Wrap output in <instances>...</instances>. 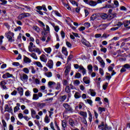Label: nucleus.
Wrapping results in <instances>:
<instances>
[{"mask_svg":"<svg viewBox=\"0 0 130 130\" xmlns=\"http://www.w3.org/2000/svg\"><path fill=\"white\" fill-rule=\"evenodd\" d=\"M98 111L100 113V114H101L103 111H105V108H102V107H99L98 108Z\"/></svg>","mask_w":130,"mask_h":130,"instance_id":"40","label":"nucleus"},{"mask_svg":"<svg viewBox=\"0 0 130 130\" xmlns=\"http://www.w3.org/2000/svg\"><path fill=\"white\" fill-rule=\"evenodd\" d=\"M88 113V120L90 122H92V120L93 119V116H92V113L89 110L87 111Z\"/></svg>","mask_w":130,"mask_h":130,"instance_id":"25","label":"nucleus"},{"mask_svg":"<svg viewBox=\"0 0 130 130\" xmlns=\"http://www.w3.org/2000/svg\"><path fill=\"white\" fill-rule=\"evenodd\" d=\"M39 107L41 108H43L45 106H46V104L45 103H39L38 104Z\"/></svg>","mask_w":130,"mask_h":130,"instance_id":"44","label":"nucleus"},{"mask_svg":"<svg viewBox=\"0 0 130 130\" xmlns=\"http://www.w3.org/2000/svg\"><path fill=\"white\" fill-rule=\"evenodd\" d=\"M65 91L66 93H70L71 92V88H70L69 86H67L65 88Z\"/></svg>","mask_w":130,"mask_h":130,"instance_id":"54","label":"nucleus"},{"mask_svg":"<svg viewBox=\"0 0 130 130\" xmlns=\"http://www.w3.org/2000/svg\"><path fill=\"white\" fill-rule=\"evenodd\" d=\"M98 4H102V1L101 0H98L97 2H96L93 0H90L88 6H90V7H96Z\"/></svg>","mask_w":130,"mask_h":130,"instance_id":"5","label":"nucleus"},{"mask_svg":"<svg viewBox=\"0 0 130 130\" xmlns=\"http://www.w3.org/2000/svg\"><path fill=\"white\" fill-rule=\"evenodd\" d=\"M2 124L3 127H7V122L4 119H2Z\"/></svg>","mask_w":130,"mask_h":130,"instance_id":"59","label":"nucleus"},{"mask_svg":"<svg viewBox=\"0 0 130 130\" xmlns=\"http://www.w3.org/2000/svg\"><path fill=\"white\" fill-rule=\"evenodd\" d=\"M7 83L6 81V80H3L0 82V87L1 89H3V90H8V87H7Z\"/></svg>","mask_w":130,"mask_h":130,"instance_id":"8","label":"nucleus"},{"mask_svg":"<svg viewBox=\"0 0 130 130\" xmlns=\"http://www.w3.org/2000/svg\"><path fill=\"white\" fill-rule=\"evenodd\" d=\"M30 16H31V14L29 13H22L19 15L18 19V20H22V19H24V18L30 17Z\"/></svg>","mask_w":130,"mask_h":130,"instance_id":"6","label":"nucleus"},{"mask_svg":"<svg viewBox=\"0 0 130 130\" xmlns=\"http://www.w3.org/2000/svg\"><path fill=\"white\" fill-rule=\"evenodd\" d=\"M71 71V67L70 66H67L66 67V69L65 70V75L67 76L69 73H70V71Z\"/></svg>","mask_w":130,"mask_h":130,"instance_id":"32","label":"nucleus"},{"mask_svg":"<svg viewBox=\"0 0 130 130\" xmlns=\"http://www.w3.org/2000/svg\"><path fill=\"white\" fill-rule=\"evenodd\" d=\"M44 121L45 123H49L50 121V119L48 118V116L47 115L45 116V117L44 118Z\"/></svg>","mask_w":130,"mask_h":130,"instance_id":"34","label":"nucleus"},{"mask_svg":"<svg viewBox=\"0 0 130 130\" xmlns=\"http://www.w3.org/2000/svg\"><path fill=\"white\" fill-rule=\"evenodd\" d=\"M23 62L24 63H31L32 62V60L30 59L29 57L26 56H23Z\"/></svg>","mask_w":130,"mask_h":130,"instance_id":"12","label":"nucleus"},{"mask_svg":"<svg viewBox=\"0 0 130 130\" xmlns=\"http://www.w3.org/2000/svg\"><path fill=\"white\" fill-rule=\"evenodd\" d=\"M28 51L29 52H36L38 54H41V51L40 49L38 48H33V43H29V45L28 46Z\"/></svg>","mask_w":130,"mask_h":130,"instance_id":"1","label":"nucleus"},{"mask_svg":"<svg viewBox=\"0 0 130 130\" xmlns=\"http://www.w3.org/2000/svg\"><path fill=\"white\" fill-rule=\"evenodd\" d=\"M22 7H23V8H25L27 11H31V7L28 6L26 5H22Z\"/></svg>","mask_w":130,"mask_h":130,"instance_id":"53","label":"nucleus"},{"mask_svg":"<svg viewBox=\"0 0 130 130\" xmlns=\"http://www.w3.org/2000/svg\"><path fill=\"white\" fill-rule=\"evenodd\" d=\"M39 96L38 94L34 93L32 95V100H38Z\"/></svg>","mask_w":130,"mask_h":130,"instance_id":"37","label":"nucleus"},{"mask_svg":"<svg viewBox=\"0 0 130 130\" xmlns=\"http://www.w3.org/2000/svg\"><path fill=\"white\" fill-rule=\"evenodd\" d=\"M13 77L12 74H11L9 73H6L3 75L2 78L3 79H9V78Z\"/></svg>","mask_w":130,"mask_h":130,"instance_id":"15","label":"nucleus"},{"mask_svg":"<svg viewBox=\"0 0 130 130\" xmlns=\"http://www.w3.org/2000/svg\"><path fill=\"white\" fill-rule=\"evenodd\" d=\"M99 72H100V74L101 75V76L104 75V71H103V69H102V68H100Z\"/></svg>","mask_w":130,"mask_h":130,"instance_id":"61","label":"nucleus"},{"mask_svg":"<svg viewBox=\"0 0 130 130\" xmlns=\"http://www.w3.org/2000/svg\"><path fill=\"white\" fill-rule=\"evenodd\" d=\"M61 52L65 55V56H68L69 54V52H68V49L66 47H62L61 49Z\"/></svg>","mask_w":130,"mask_h":130,"instance_id":"16","label":"nucleus"},{"mask_svg":"<svg viewBox=\"0 0 130 130\" xmlns=\"http://www.w3.org/2000/svg\"><path fill=\"white\" fill-rule=\"evenodd\" d=\"M28 75L26 74H23L22 75L20 76V80L22 82H28Z\"/></svg>","mask_w":130,"mask_h":130,"instance_id":"9","label":"nucleus"},{"mask_svg":"<svg viewBox=\"0 0 130 130\" xmlns=\"http://www.w3.org/2000/svg\"><path fill=\"white\" fill-rule=\"evenodd\" d=\"M54 30L55 31V32H58V31H59V26L58 25H56V26H55L54 27Z\"/></svg>","mask_w":130,"mask_h":130,"instance_id":"62","label":"nucleus"},{"mask_svg":"<svg viewBox=\"0 0 130 130\" xmlns=\"http://www.w3.org/2000/svg\"><path fill=\"white\" fill-rule=\"evenodd\" d=\"M44 50L48 54H50V53H51V51H52V49L51 47L45 48L44 49Z\"/></svg>","mask_w":130,"mask_h":130,"instance_id":"23","label":"nucleus"},{"mask_svg":"<svg viewBox=\"0 0 130 130\" xmlns=\"http://www.w3.org/2000/svg\"><path fill=\"white\" fill-rule=\"evenodd\" d=\"M25 96H26V97L31 96V92H30L29 90H26L25 92Z\"/></svg>","mask_w":130,"mask_h":130,"instance_id":"39","label":"nucleus"},{"mask_svg":"<svg viewBox=\"0 0 130 130\" xmlns=\"http://www.w3.org/2000/svg\"><path fill=\"white\" fill-rule=\"evenodd\" d=\"M79 114L81 116L83 117V118H87V112L80 111Z\"/></svg>","mask_w":130,"mask_h":130,"instance_id":"21","label":"nucleus"},{"mask_svg":"<svg viewBox=\"0 0 130 130\" xmlns=\"http://www.w3.org/2000/svg\"><path fill=\"white\" fill-rule=\"evenodd\" d=\"M5 109L6 111H8V112H10L12 111V110H13V109H12V108H9V105H5Z\"/></svg>","mask_w":130,"mask_h":130,"instance_id":"38","label":"nucleus"},{"mask_svg":"<svg viewBox=\"0 0 130 130\" xmlns=\"http://www.w3.org/2000/svg\"><path fill=\"white\" fill-rule=\"evenodd\" d=\"M55 85H56V83L53 81H49L48 83V87H49L51 89L53 88Z\"/></svg>","mask_w":130,"mask_h":130,"instance_id":"20","label":"nucleus"},{"mask_svg":"<svg viewBox=\"0 0 130 130\" xmlns=\"http://www.w3.org/2000/svg\"><path fill=\"white\" fill-rule=\"evenodd\" d=\"M98 128L101 130H106V128H108V126L104 124V122H102L101 124L99 125Z\"/></svg>","mask_w":130,"mask_h":130,"instance_id":"11","label":"nucleus"},{"mask_svg":"<svg viewBox=\"0 0 130 130\" xmlns=\"http://www.w3.org/2000/svg\"><path fill=\"white\" fill-rule=\"evenodd\" d=\"M85 101H86V103H88V104H89L90 106H93V101H92V100L87 99Z\"/></svg>","mask_w":130,"mask_h":130,"instance_id":"47","label":"nucleus"},{"mask_svg":"<svg viewBox=\"0 0 130 130\" xmlns=\"http://www.w3.org/2000/svg\"><path fill=\"white\" fill-rule=\"evenodd\" d=\"M22 27L21 26H18L16 28H14L15 32H18V31H21Z\"/></svg>","mask_w":130,"mask_h":130,"instance_id":"58","label":"nucleus"},{"mask_svg":"<svg viewBox=\"0 0 130 130\" xmlns=\"http://www.w3.org/2000/svg\"><path fill=\"white\" fill-rule=\"evenodd\" d=\"M69 124L71 125V126H74L75 122L74 121V120L70 119L69 120Z\"/></svg>","mask_w":130,"mask_h":130,"instance_id":"48","label":"nucleus"},{"mask_svg":"<svg viewBox=\"0 0 130 130\" xmlns=\"http://www.w3.org/2000/svg\"><path fill=\"white\" fill-rule=\"evenodd\" d=\"M46 67L49 68L50 70L53 69V60L51 59L48 60L47 63L46 64Z\"/></svg>","mask_w":130,"mask_h":130,"instance_id":"10","label":"nucleus"},{"mask_svg":"<svg viewBox=\"0 0 130 130\" xmlns=\"http://www.w3.org/2000/svg\"><path fill=\"white\" fill-rule=\"evenodd\" d=\"M27 54L28 55H30V56H31L32 58H33L34 59H35L36 60H37V59H38V57L37 56V55L35 53H28Z\"/></svg>","mask_w":130,"mask_h":130,"instance_id":"19","label":"nucleus"},{"mask_svg":"<svg viewBox=\"0 0 130 130\" xmlns=\"http://www.w3.org/2000/svg\"><path fill=\"white\" fill-rule=\"evenodd\" d=\"M124 26L126 27L129 25V23H128V20H125L123 23Z\"/></svg>","mask_w":130,"mask_h":130,"instance_id":"49","label":"nucleus"},{"mask_svg":"<svg viewBox=\"0 0 130 130\" xmlns=\"http://www.w3.org/2000/svg\"><path fill=\"white\" fill-rule=\"evenodd\" d=\"M74 97L76 99H79V98H81V94L79 92H76L74 94Z\"/></svg>","mask_w":130,"mask_h":130,"instance_id":"33","label":"nucleus"},{"mask_svg":"<svg viewBox=\"0 0 130 130\" xmlns=\"http://www.w3.org/2000/svg\"><path fill=\"white\" fill-rule=\"evenodd\" d=\"M62 106L65 109V110L68 112H73V111H74V110H73L71 105H69L68 103H63L62 104Z\"/></svg>","mask_w":130,"mask_h":130,"instance_id":"4","label":"nucleus"},{"mask_svg":"<svg viewBox=\"0 0 130 130\" xmlns=\"http://www.w3.org/2000/svg\"><path fill=\"white\" fill-rule=\"evenodd\" d=\"M17 90L18 91L19 94L20 95V96L22 97L23 95H24V89L22 87H19L17 88Z\"/></svg>","mask_w":130,"mask_h":130,"instance_id":"17","label":"nucleus"},{"mask_svg":"<svg viewBox=\"0 0 130 130\" xmlns=\"http://www.w3.org/2000/svg\"><path fill=\"white\" fill-rule=\"evenodd\" d=\"M60 35L62 39H64V37H66V33H64V31H63V30H61L60 31Z\"/></svg>","mask_w":130,"mask_h":130,"instance_id":"55","label":"nucleus"},{"mask_svg":"<svg viewBox=\"0 0 130 130\" xmlns=\"http://www.w3.org/2000/svg\"><path fill=\"white\" fill-rule=\"evenodd\" d=\"M45 76L47 78H51L52 77V73L51 72H47L45 73Z\"/></svg>","mask_w":130,"mask_h":130,"instance_id":"29","label":"nucleus"},{"mask_svg":"<svg viewBox=\"0 0 130 130\" xmlns=\"http://www.w3.org/2000/svg\"><path fill=\"white\" fill-rule=\"evenodd\" d=\"M32 29L35 31H36V32H37L38 33H39V32H40V28L39 27H38V26H34Z\"/></svg>","mask_w":130,"mask_h":130,"instance_id":"45","label":"nucleus"},{"mask_svg":"<svg viewBox=\"0 0 130 130\" xmlns=\"http://www.w3.org/2000/svg\"><path fill=\"white\" fill-rule=\"evenodd\" d=\"M73 84H74V86H79V85H80V84H81V82H80V80H76L74 81Z\"/></svg>","mask_w":130,"mask_h":130,"instance_id":"36","label":"nucleus"},{"mask_svg":"<svg viewBox=\"0 0 130 130\" xmlns=\"http://www.w3.org/2000/svg\"><path fill=\"white\" fill-rule=\"evenodd\" d=\"M40 59L41 61H43V62H45V63L47 62V58L46 57V56L44 55V54H42L40 56Z\"/></svg>","mask_w":130,"mask_h":130,"instance_id":"13","label":"nucleus"},{"mask_svg":"<svg viewBox=\"0 0 130 130\" xmlns=\"http://www.w3.org/2000/svg\"><path fill=\"white\" fill-rule=\"evenodd\" d=\"M74 67L76 70H78V69H79V72L82 71V74L83 76H84L85 75H86V74H87V70H86V69L84 68L83 66H82V65L74 64Z\"/></svg>","mask_w":130,"mask_h":130,"instance_id":"3","label":"nucleus"},{"mask_svg":"<svg viewBox=\"0 0 130 130\" xmlns=\"http://www.w3.org/2000/svg\"><path fill=\"white\" fill-rule=\"evenodd\" d=\"M50 127H51V129H52V130H56L55 128H54V125L53 124V122L50 123Z\"/></svg>","mask_w":130,"mask_h":130,"instance_id":"64","label":"nucleus"},{"mask_svg":"<svg viewBox=\"0 0 130 130\" xmlns=\"http://www.w3.org/2000/svg\"><path fill=\"white\" fill-rule=\"evenodd\" d=\"M67 124L68 123L67 122V121H66L65 120L62 121L61 125L63 127V128H62V130H66V127H67Z\"/></svg>","mask_w":130,"mask_h":130,"instance_id":"22","label":"nucleus"},{"mask_svg":"<svg viewBox=\"0 0 130 130\" xmlns=\"http://www.w3.org/2000/svg\"><path fill=\"white\" fill-rule=\"evenodd\" d=\"M5 35L8 40L9 42H14L15 41V34L11 31L5 33Z\"/></svg>","mask_w":130,"mask_h":130,"instance_id":"2","label":"nucleus"},{"mask_svg":"<svg viewBox=\"0 0 130 130\" xmlns=\"http://www.w3.org/2000/svg\"><path fill=\"white\" fill-rule=\"evenodd\" d=\"M29 69H31V73L32 74H36V70H35V68H34V67L31 66L29 67Z\"/></svg>","mask_w":130,"mask_h":130,"instance_id":"51","label":"nucleus"},{"mask_svg":"<svg viewBox=\"0 0 130 130\" xmlns=\"http://www.w3.org/2000/svg\"><path fill=\"white\" fill-rule=\"evenodd\" d=\"M123 68H125V69H130V65L128 63L125 64L123 66Z\"/></svg>","mask_w":130,"mask_h":130,"instance_id":"63","label":"nucleus"},{"mask_svg":"<svg viewBox=\"0 0 130 130\" xmlns=\"http://www.w3.org/2000/svg\"><path fill=\"white\" fill-rule=\"evenodd\" d=\"M55 52L56 53H57V54L55 56V57H59V58L63 59V57H62V55L61 54V53H60V52H59V51L56 50L55 51Z\"/></svg>","mask_w":130,"mask_h":130,"instance_id":"18","label":"nucleus"},{"mask_svg":"<svg viewBox=\"0 0 130 130\" xmlns=\"http://www.w3.org/2000/svg\"><path fill=\"white\" fill-rule=\"evenodd\" d=\"M35 64H36L37 67H38V68H40V69H42V68H43V66L41 62H40V61H36L35 62Z\"/></svg>","mask_w":130,"mask_h":130,"instance_id":"28","label":"nucleus"},{"mask_svg":"<svg viewBox=\"0 0 130 130\" xmlns=\"http://www.w3.org/2000/svg\"><path fill=\"white\" fill-rule=\"evenodd\" d=\"M87 69L88 70V71H90V72H91V73H92V72H93V66L91 64H89L87 66Z\"/></svg>","mask_w":130,"mask_h":130,"instance_id":"50","label":"nucleus"},{"mask_svg":"<svg viewBox=\"0 0 130 130\" xmlns=\"http://www.w3.org/2000/svg\"><path fill=\"white\" fill-rule=\"evenodd\" d=\"M84 26H85V27L86 28H90V27H91V24H90L89 22H85Z\"/></svg>","mask_w":130,"mask_h":130,"instance_id":"52","label":"nucleus"},{"mask_svg":"<svg viewBox=\"0 0 130 130\" xmlns=\"http://www.w3.org/2000/svg\"><path fill=\"white\" fill-rule=\"evenodd\" d=\"M73 55H69V56L68 57V59H67V63H69V62H70V61L73 58Z\"/></svg>","mask_w":130,"mask_h":130,"instance_id":"57","label":"nucleus"},{"mask_svg":"<svg viewBox=\"0 0 130 130\" xmlns=\"http://www.w3.org/2000/svg\"><path fill=\"white\" fill-rule=\"evenodd\" d=\"M52 14H53V15L57 16V17H61V14H60V13H59V12H58V11L56 10H53L52 11Z\"/></svg>","mask_w":130,"mask_h":130,"instance_id":"26","label":"nucleus"},{"mask_svg":"<svg viewBox=\"0 0 130 130\" xmlns=\"http://www.w3.org/2000/svg\"><path fill=\"white\" fill-rule=\"evenodd\" d=\"M30 112H31V117H32V118H34V116L36 115V111L33 109H31Z\"/></svg>","mask_w":130,"mask_h":130,"instance_id":"30","label":"nucleus"},{"mask_svg":"<svg viewBox=\"0 0 130 130\" xmlns=\"http://www.w3.org/2000/svg\"><path fill=\"white\" fill-rule=\"evenodd\" d=\"M107 87H108V83H106L103 85V88L104 90H106L107 89Z\"/></svg>","mask_w":130,"mask_h":130,"instance_id":"60","label":"nucleus"},{"mask_svg":"<svg viewBox=\"0 0 130 130\" xmlns=\"http://www.w3.org/2000/svg\"><path fill=\"white\" fill-rule=\"evenodd\" d=\"M67 97L68 96L67 95H61L59 97L58 100L59 102H64L67 100Z\"/></svg>","mask_w":130,"mask_h":130,"instance_id":"14","label":"nucleus"},{"mask_svg":"<svg viewBox=\"0 0 130 130\" xmlns=\"http://www.w3.org/2000/svg\"><path fill=\"white\" fill-rule=\"evenodd\" d=\"M44 30L45 31H47L48 32H49V31H50V28H49V26H48V25H46V28L45 27L44 28Z\"/></svg>","mask_w":130,"mask_h":130,"instance_id":"56","label":"nucleus"},{"mask_svg":"<svg viewBox=\"0 0 130 130\" xmlns=\"http://www.w3.org/2000/svg\"><path fill=\"white\" fill-rule=\"evenodd\" d=\"M22 71L23 72V73H24V74H25V75H28V74H29V73H30V70H29V69L27 68H24L22 69Z\"/></svg>","mask_w":130,"mask_h":130,"instance_id":"31","label":"nucleus"},{"mask_svg":"<svg viewBox=\"0 0 130 130\" xmlns=\"http://www.w3.org/2000/svg\"><path fill=\"white\" fill-rule=\"evenodd\" d=\"M108 15H107V14L105 13H103L101 15V17L103 20H106V18H108Z\"/></svg>","mask_w":130,"mask_h":130,"instance_id":"35","label":"nucleus"},{"mask_svg":"<svg viewBox=\"0 0 130 130\" xmlns=\"http://www.w3.org/2000/svg\"><path fill=\"white\" fill-rule=\"evenodd\" d=\"M88 94H90L91 96L92 97H95L96 96V92L94 91V90L92 89H89V92H88Z\"/></svg>","mask_w":130,"mask_h":130,"instance_id":"27","label":"nucleus"},{"mask_svg":"<svg viewBox=\"0 0 130 130\" xmlns=\"http://www.w3.org/2000/svg\"><path fill=\"white\" fill-rule=\"evenodd\" d=\"M81 42L82 44H83V45H85V46H88V44H87V42H88L87 41V40H85V39H82L81 40Z\"/></svg>","mask_w":130,"mask_h":130,"instance_id":"46","label":"nucleus"},{"mask_svg":"<svg viewBox=\"0 0 130 130\" xmlns=\"http://www.w3.org/2000/svg\"><path fill=\"white\" fill-rule=\"evenodd\" d=\"M96 58L101 64V68L104 69V68H105V62H104V60H103V59H102V57H101V56H99L96 57Z\"/></svg>","mask_w":130,"mask_h":130,"instance_id":"7","label":"nucleus"},{"mask_svg":"<svg viewBox=\"0 0 130 130\" xmlns=\"http://www.w3.org/2000/svg\"><path fill=\"white\" fill-rule=\"evenodd\" d=\"M82 77V75H81V73H77L75 74V78L76 79H81V77Z\"/></svg>","mask_w":130,"mask_h":130,"instance_id":"42","label":"nucleus"},{"mask_svg":"<svg viewBox=\"0 0 130 130\" xmlns=\"http://www.w3.org/2000/svg\"><path fill=\"white\" fill-rule=\"evenodd\" d=\"M113 3L115 8H118V6H119V3H118V1L117 0H114Z\"/></svg>","mask_w":130,"mask_h":130,"instance_id":"41","label":"nucleus"},{"mask_svg":"<svg viewBox=\"0 0 130 130\" xmlns=\"http://www.w3.org/2000/svg\"><path fill=\"white\" fill-rule=\"evenodd\" d=\"M16 106L14 108V112H17V111H18V110H20V107L21 106V104L20 103H17Z\"/></svg>","mask_w":130,"mask_h":130,"instance_id":"24","label":"nucleus"},{"mask_svg":"<svg viewBox=\"0 0 130 130\" xmlns=\"http://www.w3.org/2000/svg\"><path fill=\"white\" fill-rule=\"evenodd\" d=\"M96 18H97V15L96 14H93L90 17L91 21H94V20H96Z\"/></svg>","mask_w":130,"mask_h":130,"instance_id":"43","label":"nucleus"}]
</instances>
